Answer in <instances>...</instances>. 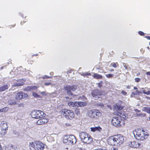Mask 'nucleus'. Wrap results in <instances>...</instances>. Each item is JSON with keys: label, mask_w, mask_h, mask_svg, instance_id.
Returning a JSON list of instances; mask_svg holds the SVG:
<instances>
[{"label": "nucleus", "mask_w": 150, "mask_h": 150, "mask_svg": "<svg viewBox=\"0 0 150 150\" xmlns=\"http://www.w3.org/2000/svg\"><path fill=\"white\" fill-rule=\"evenodd\" d=\"M96 118L100 116L101 113L100 111L98 110H94Z\"/></svg>", "instance_id": "412c9836"}, {"label": "nucleus", "mask_w": 150, "mask_h": 150, "mask_svg": "<svg viewBox=\"0 0 150 150\" xmlns=\"http://www.w3.org/2000/svg\"><path fill=\"white\" fill-rule=\"evenodd\" d=\"M143 93L144 94H146L147 92H146L145 90H144L143 91Z\"/></svg>", "instance_id": "8fccbe9b"}, {"label": "nucleus", "mask_w": 150, "mask_h": 150, "mask_svg": "<svg viewBox=\"0 0 150 150\" xmlns=\"http://www.w3.org/2000/svg\"><path fill=\"white\" fill-rule=\"evenodd\" d=\"M52 78L51 76H48L47 75H45L44 76L42 77V78L43 79H47V78Z\"/></svg>", "instance_id": "473e14b6"}, {"label": "nucleus", "mask_w": 150, "mask_h": 150, "mask_svg": "<svg viewBox=\"0 0 150 150\" xmlns=\"http://www.w3.org/2000/svg\"><path fill=\"white\" fill-rule=\"evenodd\" d=\"M93 150H106L104 149H102L100 148V149H93Z\"/></svg>", "instance_id": "37998d69"}, {"label": "nucleus", "mask_w": 150, "mask_h": 150, "mask_svg": "<svg viewBox=\"0 0 150 150\" xmlns=\"http://www.w3.org/2000/svg\"><path fill=\"white\" fill-rule=\"evenodd\" d=\"M44 84L45 86H48L50 85L52 86V83L50 82H45Z\"/></svg>", "instance_id": "2f4dec72"}, {"label": "nucleus", "mask_w": 150, "mask_h": 150, "mask_svg": "<svg viewBox=\"0 0 150 150\" xmlns=\"http://www.w3.org/2000/svg\"><path fill=\"white\" fill-rule=\"evenodd\" d=\"M98 87L99 88H100L102 86L101 83H99L98 84Z\"/></svg>", "instance_id": "79ce46f5"}, {"label": "nucleus", "mask_w": 150, "mask_h": 150, "mask_svg": "<svg viewBox=\"0 0 150 150\" xmlns=\"http://www.w3.org/2000/svg\"><path fill=\"white\" fill-rule=\"evenodd\" d=\"M87 114L88 116L91 118L93 119L96 118L94 110L88 111Z\"/></svg>", "instance_id": "2eb2a0df"}, {"label": "nucleus", "mask_w": 150, "mask_h": 150, "mask_svg": "<svg viewBox=\"0 0 150 150\" xmlns=\"http://www.w3.org/2000/svg\"><path fill=\"white\" fill-rule=\"evenodd\" d=\"M75 113L76 114L78 115H80V112L79 110L76 109V110H75Z\"/></svg>", "instance_id": "72a5a7b5"}, {"label": "nucleus", "mask_w": 150, "mask_h": 150, "mask_svg": "<svg viewBox=\"0 0 150 150\" xmlns=\"http://www.w3.org/2000/svg\"><path fill=\"white\" fill-rule=\"evenodd\" d=\"M1 149V146L0 145V150Z\"/></svg>", "instance_id": "4d7b16f0"}, {"label": "nucleus", "mask_w": 150, "mask_h": 150, "mask_svg": "<svg viewBox=\"0 0 150 150\" xmlns=\"http://www.w3.org/2000/svg\"><path fill=\"white\" fill-rule=\"evenodd\" d=\"M3 68V67H2L1 68V69H2Z\"/></svg>", "instance_id": "052dcab7"}, {"label": "nucleus", "mask_w": 150, "mask_h": 150, "mask_svg": "<svg viewBox=\"0 0 150 150\" xmlns=\"http://www.w3.org/2000/svg\"><path fill=\"white\" fill-rule=\"evenodd\" d=\"M8 127L6 122H1L0 125V134L2 135H4L8 130Z\"/></svg>", "instance_id": "1a4fd4ad"}, {"label": "nucleus", "mask_w": 150, "mask_h": 150, "mask_svg": "<svg viewBox=\"0 0 150 150\" xmlns=\"http://www.w3.org/2000/svg\"><path fill=\"white\" fill-rule=\"evenodd\" d=\"M91 94L95 100L100 98V96L101 94V93L100 91L98 89L93 90L91 92Z\"/></svg>", "instance_id": "9b49d317"}, {"label": "nucleus", "mask_w": 150, "mask_h": 150, "mask_svg": "<svg viewBox=\"0 0 150 150\" xmlns=\"http://www.w3.org/2000/svg\"><path fill=\"white\" fill-rule=\"evenodd\" d=\"M114 108H115L116 110H120L122 109L123 108L122 106H121L119 105H116L115 106Z\"/></svg>", "instance_id": "b1692460"}, {"label": "nucleus", "mask_w": 150, "mask_h": 150, "mask_svg": "<svg viewBox=\"0 0 150 150\" xmlns=\"http://www.w3.org/2000/svg\"><path fill=\"white\" fill-rule=\"evenodd\" d=\"M141 93V92L139 91H136L135 92H133L131 95V97H132L133 96L139 95V93Z\"/></svg>", "instance_id": "bb28decb"}, {"label": "nucleus", "mask_w": 150, "mask_h": 150, "mask_svg": "<svg viewBox=\"0 0 150 150\" xmlns=\"http://www.w3.org/2000/svg\"><path fill=\"white\" fill-rule=\"evenodd\" d=\"M147 48L148 49H149V47H147Z\"/></svg>", "instance_id": "13d9d810"}, {"label": "nucleus", "mask_w": 150, "mask_h": 150, "mask_svg": "<svg viewBox=\"0 0 150 150\" xmlns=\"http://www.w3.org/2000/svg\"><path fill=\"white\" fill-rule=\"evenodd\" d=\"M9 87V85L6 84L3 86L0 87V92H2L8 89Z\"/></svg>", "instance_id": "f3484780"}, {"label": "nucleus", "mask_w": 150, "mask_h": 150, "mask_svg": "<svg viewBox=\"0 0 150 150\" xmlns=\"http://www.w3.org/2000/svg\"><path fill=\"white\" fill-rule=\"evenodd\" d=\"M112 124L115 127H118L124 125V123L120 117H113L111 120Z\"/></svg>", "instance_id": "39448f33"}, {"label": "nucleus", "mask_w": 150, "mask_h": 150, "mask_svg": "<svg viewBox=\"0 0 150 150\" xmlns=\"http://www.w3.org/2000/svg\"><path fill=\"white\" fill-rule=\"evenodd\" d=\"M48 121V119L47 118H42L39 119L36 122V124L38 125H43L46 124Z\"/></svg>", "instance_id": "4468645a"}, {"label": "nucleus", "mask_w": 150, "mask_h": 150, "mask_svg": "<svg viewBox=\"0 0 150 150\" xmlns=\"http://www.w3.org/2000/svg\"><path fill=\"white\" fill-rule=\"evenodd\" d=\"M35 144H34L33 142H31L29 143V146L30 147H32L33 148L35 149V147H36Z\"/></svg>", "instance_id": "a878e982"}, {"label": "nucleus", "mask_w": 150, "mask_h": 150, "mask_svg": "<svg viewBox=\"0 0 150 150\" xmlns=\"http://www.w3.org/2000/svg\"><path fill=\"white\" fill-rule=\"evenodd\" d=\"M86 76H89L91 75L90 73H86Z\"/></svg>", "instance_id": "49530a36"}, {"label": "nucleus", "mask_w": 150, "mask_h": 150, "mask_svg": "<svg viewBox=\"0 0 150 150\" xmlns=\"http://www.w3.org/2000/svg\"><path fill=\"white\" fill-rule=\"evenodd\" d=\"M112 66L114 68H116L117 67L116 64L115 63H113Z\"/></svg>", "instance_id": "a19ab883"}, {"label": "nucleus", "mask_w": 150, "mask_h": 150, "mask_svg": "<svg viewBox=\"0 0 150 150\" xmlns=\"http://www.w3.org/2000/svg\"><path fill=\"white\" fill-rule=\"evenodd\" d=\"M135 80L136 82H139L140 81V79L139 78H136L135 79Z\"/></svg>", "instance_id": "c9c22d12"}, {"label": "nucleus", "mask_w": 150, "mask_h": 150, "mask_svg": "<svg viewBox=\"0 0 150 150\" xmlns=\"http://www.w3.org/2000/svg\"><path fill=\"white\" fill-rule=\"evenodd\" d=\"M81 141L84 143L89 144L92 142V139L91 136L84 132H81L79 135Z\"/></svg>", "instance_id": "7ed1b4c3"}, {"label": "nucleus", "mask_w": 150, "mask_h": 150, "mask_svg": "<svg viewBox=\"0 0 150 150\" xmlns=\"http://www.w3.org/2000/svg\"><path fill=\"white\" fill-rule=\"evenodd\" d=\"M22 23H23V22H22V21H21V23L22 24Z\"/></svg>", "instance_id": "bf43d9fd"}, {"label": "nucleus", "mask_w": 150, "mask_h": 150, "mask_svg": "<svg viewBox=\"0 0 150 150\" xmlns=\"http://www.w3.org/2000/svg\"><path fill=\"white\" fill-rule=\"evenodd\" d=\"M124 141V137L120 134L111 137L108 140V144L113 146H119Z\"/></svg>", "instance_id": "f257e3e1"}, {"label": "nucleus", "mask_w": 150, "mask_h": 150, "mask_svg": "<svg viewBox=\"0 0 150 150\" xmlns=\"http://www.w3.org/2000/svg\"><path fill=\"white\" fill-rule=\"evenodd\" d=\"M148 39L150 40V37L149 36H146L145 37Z\"/></svg>", "instance_id": "3c124183"}, {"label": "nucleus", "mask_w": 150, "mask_h": 150, "mask_svg": "<svg viewBox=\"0 0 150 150\" xmlns=\"http://www.w3.org/2000/svg\"><path fill=\"white\" fill-rule=\"evenodd\" d=\"M6 150H17L14 146L11 145V146L6 148Z\"/></svg>", "instance_id": "4be33fe9"}, {"label": "nucleus", "mask_w": 150, "mask_h": 150, "mask_svg": "<svg viewBox=\"0 0 150 150\" xmlns=\"http://www.w3.org/2000/svg\"><path fill=\"white\" fill-rule=\"evenodd\" d=\"M123 66H124V67L126 69H127V66L126 65V64H123Z\"/></svg>", "instance_id": "c03bdc74"}, {"label": "nucleus", "mask_w": 150, "mask_h": 150, "mask_svg": "<svg viewBox=\"0 0 150 150\" xmlns=\"http://www.w3.org/2000/svg\"><path fill=\"white\" fill-rule=\"evenodd\" d=\"M142 110L149 113H150V107H144L142 108Z\"/></svg>", "instance_id": "aec40b11"}, {"label": "nucleus", "mask_w": 150, "mask_h": 150, "mask_svg": "<svg viewBox=\"0 0 150 150\" xmlns=\"http://www.w3.org/2000/svg\"><path fill=\"white\" fill-rule=\"evenodd\" d=\"M23 85L21 83H15L13 85V86H22Z\"/></svg>", "instance_id": "c756f323"}, {"label": "nucleus", "mask_w": 150, "mask_h": 150, "mask_svg": "<svg viewBox=\"0 0 150 150\" xmlns=\"http://www.w3.org/2000/svg\"><path fill=\"white\" fill-rule=\"evenodd\" d=\"M133 134L136 139L142 141L147 139L148 136L144 130H142V131L140 130H136L133 132Z\"/></svg>", "instance_id": "f03ea898"}, {"label": "nucleus", "mask_w": 150, "mask_h": 150, "mask_svg": "<svg viewBox=\"0 0 150 150\" xmlns=\"http://www.w3.org/2000/svg\"><path fill=\"white\" fill-rule=\"evenodd\" d=\"M35 143L38 150H43L46 147V145L40 141L35 142Z\"/></svg>", "instance_id": "9d476101"}, {"label": "nucleus", "mask_w": 150, "mask_h": 150, "mask_svg": "<svg viewBox=\"0 0 150 150\" xmlns=\"http://www.w3.org/2000/svg\"><path fill=\"white\" fill-rule=\"evenodd\" d=\"M146 74L150 76V72H146Z\"/></svg>", "instance_id": "de8ad7c7"}, {"label": "nucleus", "mask_w": 150, "mask_h": 150, "mask_svg": "<svg viewBox=\"0 0 150 150\" xmlns=\"http://www.w3.org/2000/svg\"><path fill=\"white\" fill-rule=\"evenodd\" d=\"M39 93L40 94H41L43 95H46L45 92V91H43V92L40 91Z\"/></svg>", "instance_id": "e433bc0d"}, {"label": "nucleus", "mask_w": 150, "mask_h": 150, "mask_svg": "<svg viewBox=\"0 0 150 150\" xmlns=\"http://www.w3.org/2000/svg\"><path fill=\"white\" fill-rule=\"evenodd\" d=\"M66 98H68V99H69V98L71 99V98H69V97H66Z\"/></svg>", "instance_id": "5fc2aeb1"}, {"label": "nucleus", "mask_w": 150, "mask_h": 150, "mask_svg": "<svg viewBox=\"0 0 150 150\" xmlns=\"http://www.w3.org/2000/svg\"><path fill=\"white\" fill-rule=\"evenodd\" d=\"M114 71V70H113V69H111V70H110V71Z\"/></svg>", "instance_id": "6e6d98bb"}, {"label": "nucleus", "mask_w": 150, "mask_h": 150, "mask_svg": "<svg viewBox=\"0 0 150 150\" xmlns=\"http://www.w3.org/2000/svg\"><path fill=\"white\" fill-rule=\"evenodd\" d=\"M50 74L51 75H52V74H53V72H51L50 73Z\"/></svg>", "instance_id": "864d4df0"}, {"label": "nucleus", "mask_w": 150, "mask_h": 150, "mask_svg": "<svg viewBox=\"0 0 150 150\" xmlns=\"http://www.w3.org/2000/svg\"><path fill=\"white\" fill-rule=\"evenodd\" d=\"M138 33L141 35L143 36L144 35V33L141 31H140L138 32Z\"/></svg>", "instance_id": "f704fd0d"}, {"label": "nucleus", "mask_w": 150, "mask_h": 150, "mask_svg": "<svg viewBox=\"0 0 150 150\" xmlns=\"http://www.w3.org/2000/svg\"><path fill=\"white\" fill-rule=\"evenodd\" d=\"M76 88L75 86H70L69 85H66L64 87V90L66 91L67 94L70 96L73 95L72 91H75Z\"/></svg>", "instance_id": "0eeeda50"}, {"label": "nucleus", "mask_w": 150, "mask_h": 150, "mask_svg": "<svg viewBox=\"0 0 150 150\" xmlns=\"http://www.w3.org/2000/svg\"><path fill=\"white\" fill-rule=\"evenodd\" d=\"M121 93L124 95H126L127 93V92L124 91H122Z\"/></svg>", "instance_id": "ea45409f"}, {"label": "nucleus", "mask_w": 150, "mask_h": 150, "mask_svg": "<svg viewBox=\"0 0 150 150\" xmlns=\"http://www.w3.org/2000/svg\"><path fill=\"white\" fill-rule=\"evenodd\" d=\"M63 142L67 144L73 145L75 144L76 142V138L73 135H70L69 137L66 136L64 138Z\"/></svg>", "instance_id": "423d86ee"}, {"label": "nucleus", "mask_w": 150, "mask_h": 150, "mask_svg": "<svg viewBox=\"0 0 150 150\" xmlns=\"http://www.w3.org/2000/svg\"><path fill=\"white\" fill-rule=\"evenodd\" d=\"M140 51H142V50H141Z\"/></svg>", "instance_id": "e2e57ef3"}, {"label": "nucleus", "mask_w": 150, "mask_h": 150, "mask_svg": "<svg viewBox=\"0 0 150 150\" xmlns=\"http://www.w3.org/2000/svg\"><path fill=\"white\" fill-rule=\"evenodd\" d=\"M146 95H150V91H148L147 92Z\"/></svg>", "instance_id": "a18cd8bd"}, {"label": "nucleus", "mask_w": 150, "mask_h": 150, "mask_svg": "<svg viewBox=\"0 0 150 150\" xmlns=\"http://www.w3.org/2000/svg\"><path fill=\"white\" fill-rule=\"evenodd\" d=\"M8 108L4 107L1 109H0V112H2L4 111H5L6 110H8Z\"/></svg>", "instance_id": "c85d7f7f"}, {"label": "nucleus", "mask_w": 150, "mask_h": 150, "mask_svg": "<svg viewBox=\"0 0 150 150\" xmlns=\"http://www.w3.org/2000/svg\"><path fill=\"white\" fill-rule=\"evenodd\" d=\"M81 75L83 76H86V73H83Z\"/></svg>", "instance_id": "09e8293b"}, {"label": "nucleus", "mask_w": 150, "mask_h": 150, "mask_svg": "<svg viewBox=\"0 0 150 150\" xmlns=\"http://www.w3.org/2000/svg\"><path fill=\"white\" fill-rule=\"evenodd\" d=\"M8 103L10 105H14L16 103L14 100L10 99L8 100Z\"/></svg>", "instance_id": "6ab92c4d"}, {"label": "nucleus", "mask_w": 150, "mask_h": 150, "mask_svg": "<svg viewBox=\"0 0 150 150\" xmlns=\"http://www.w3.org/2000/svg\"><path fill=\"white\" fill-rule=\"evenodd\" d=\"M149 44L150 45V42H149Z\"/></svg>", "instance_id": "680f3d73"}, {"label": "nucleus", "mask_w": 150, "mask_h": 150, "mask_svg": "<svg viewBox=\"0 0 150 150\" xmlns=\"http://www.w3.org/2000/svg\"><path fill=\"white\" fill-rule=\"evenodd\" d=\"M149 119L150 120V117H149Z\"/></svg>", "instance_id": "69168bd1"}, {"label": "nucleus", "mask_w": 150, "mask_h": 150, "mask_svg": "<svg viewBox=\"0 0 150 150\" xmlns=\"http://www.w3.org/2000/svg\"><path fill=\"white\" fill-rule=\"evenodd\" d=\"M29 88L28 90H34L36 89L37 88V87L35 86H30L28 87Z\"/></svg>", "instance_id": "cd10ccee"}, {"label": "nucleus", "mask_w": 150, "mask_h": 150, "mask_svg": "<svg viewBox=\"0 0 150 150\" xmlns=\"http://www.w3.org/2000/svg\"><path fill=\"white\" fill-rule=\"evenodd\" d=\"M140 51H142V50H141Z\"/></svg>", "instance_id": "0e129e2a"}, {"label": "nucleus", "mask_w": 150, "mask_h": 150, "mask_svg": "<svg viewBox=\"0 0 150 150\" xmlns=\"http://www.w3.org/2000/svg\"><path fill=\"white\" fill-rule=\"evenodd\" d=\"M129 145L130 146L134 148H137L139 146L138 143L134 141L130 142Z\"/></svg>", "instance_id": "dca6fc26"}, {"label": "nucleus", "mask_w": 150, "mask_h": 150, "mask_svg": "<svg viewBox=\"0 0 150 150\" xmlns=\"http://www.w3.org/2000/svg\"><path fill=\"white\" fill-rule=\"evenodd\" d=\"M39 110H34L31 112V115L32 117L36 119L40 118Z\"/></svg>", "instance_id": "ddd939ff"}, {"label": "nucleus", "mask_w": 150, "mask_h": 150, "mask_svg": "<svg viewBox=\"0 0 150 150\" xmlns=\"http://www.w3.org/2000/svg\"><path fill=\"white\" fill-rule=\"evenodd\" d=\"M40 112V118H42L45 116V114L44 113V112L41 110H39Z\"/></svg>", "instance_id": "393cba45"}, {"label": "nucleus", "mask_w": 150, "mask_h": 150, "mask_svg": "<svg viewBox=\"0 0 150 150\" xmlns=\"http://www.w3.org/2000/svg\"><path fill=\"white\" fill-rule=\"evenodd\" d=\"M111 150H118V149L117 147H112L111 148Z\"/></svg>", "instance_id": "4c0bfd02"}, {"label": "nucleus", "mask_w": 150, "mask_h": 150, "mask_svg": "<svg viewBox=\"0 0 150 150\" xmlns=\"http://www.w3.org/2000/svg\"><path fill=\"white\" fill-rule=\"evenodd\" d=\"M28 97L27 94L23 93L22 92H20L17 93L16 96V98L21 99L26 98Z\"/></svg>", "instance_id": "f8f14e48"}, {"label": "nucleus", "mask_w": 150, "mask_h": 150, "mask_svg": "<svg viewBox=\"0 0 150 150\" xmlns=\"http://www.w3.org/2000/svg\"><path fill=\"white\" fill-rule=\"evenodd\" d=\"M86 102H72L70 101L68 103V105L71 107L77 106L79 107H83L87 105Z\"/></svg>", "instance_id": "6e6552de"}, {"label": "nucleus", "mask_w": 150, "mask_h": 150, "mask_svg": "<svg viewBox=\"0 0 150 150\" xmlns=\"http://www.w3.org/2000/svg\"><path fill=\"white\" fill-rule=\"evenodd\" d=\"M93 77L97 79H100L102 78V76L97 74H95L93 75Z\"/></svg>", "instance_id": "5701e85b"}, {"label": "nucleus", "mask_w": 150, "mask_h": 150, "mask_svg": "<svg viewBox=\"0 0 150 150\" xmlns=\"http://www.w3.org/2000/svg\"><path fill=\"white\" fill-rule=\"evenodd\" d=\"M60 112L63 117L67 119H72L74 117V114L72 110L62 109Z\"/></svg>", "instance_id": "20e7f679"}, {"label": "nucleus", "mask_w": 150, "mask_h": 150, "mask_svg": "<svg viewBox=\"0 0 150 150\" xmlns=\"http://www.w3.org/2000/svg\"><path fill=\"white\" fill-rule=\"evenodd\" d=\"M114 75L112 74H109L105 75V76L108 78H111Z\"/></svg>", "instance_id": "7c9ffc66"}, {"label": "nucleus", "mask_w": 150, "mask_h": 150, "mask_svg": "<svg viewBox=\"0 0 150 150\" xmlns=\"http://www.w3.org/2000/svg\"><path fill=\"white\" fill-rule=\"evenodd\" d=\"M134 90H137V88H136V87H134Z\"/></svg>", "instance_id": "603ef678"}, {"label": "nucleus", "mask_w": 150, "mask_h": 150, "mask_svg": "<svg viewBox=\"0 0 150 150\" xmlns=\"http://www.w3.org/2000/svg\"><path fill=\"white\" fill-rule=\"evenodd\" d=\"M33 95L34 97H38L39 96L36 93H33Z\"/></svg>", "instance_id": "58836bf2"}, {"label": "nucleus", "mask_w": 150, "mask_h": 150, "mask_svg": "<svg viewBox=\"0 0 150 150\" xmlns=\"http://www.w3.org/2000/svg\"><path fill=\"white\" fill-rule=\"evenodd\" d=\"M91 131L93 132H95L97 131L100 132V130H101L102 129L99 126H98L93 127H91Z\"/></svg>", "instance_id": "a211bd4d"}]
</instances>
